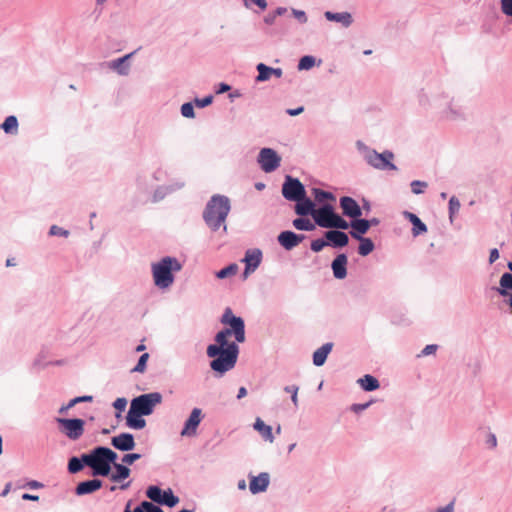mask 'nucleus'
<instances>
[{"instance_id": "nucleus-25", "label": "nucleus", "mask_w": 512, "mask_h": 512, "mask_svg": "<svg viewBox=\"0 0 512 512\" xmlns=\"http://www.w3.org/2000/svg\"><path fill=\"white\" fill-rule=\"evenodd\" d=\"M103 485L102 480L98 478L85 480L79 482L75 488V494L77 496L88 495L99 490Z\"/></svg>"}, {"instance_id": "nucleus-8", "label": "nucleus", "mask_w": 512, "mask_h": 512, "mask_svg": "<svg viewBox=\"0 0 512 512\" xmlns=\"http://www.w3.org/2000/svg\"><path fill=\"white\" fill-rule=\"evenodd\" d=\"M442 107L438 109L441 116L446 120H461L465 118V112L461 105L457 104L447 93L441 92Z\"/></svg>"}, {"instance_id": "nucleus-53", "label": "nucleus", "mask_w": 512, "mask_h": 512, "mask_svg": "<svg viewBox=\"0 0 512 512\" xmlns=\"http://www.w3.org/2000/svg\"><path fill=\"white\" fill-rule=\"evenodd\" d=\"M298 390L299 387L296 385H289L284 387V391L286 393H290L292 403L294 404L295 407H298Z\"/></svg>"}, {"instance_id": "nucleus-16", "label": "nucleus", "mask_w": 512, "mask_h": 512, "mask_svg": "<svg viewBox=\"0 0 512 512\" xmlns=\"http://www.w3.org/2000/svg\"><path fill=\"white\" fill-rule=\"evenodd\" d=\"M305 238L306 236L303 234H297L291 230H285L278 235L277 240L285 250L290 251L298 246Z\"/></svg>"}, {"instance_id": "nucleus-37", "label": "nucleus", "mask_w": 512, "mask_h": 512, "mask_svg": "<svg viewBox=\"0 0 512 512\" xmlns=\"http://www.w3.org/2000/svg\"><path fill=\"white\" fill-rule=\"evenodd\" d=\"M254 429L258 431L261 436L266 440L272 443L274 441V436L272 433L271 426L264 423V421L261 420V418H257L254 425Z\"/></svg>"}, {"instance_id": "nucleus-2", "label": "nucleus", "mask_w": 512, "mask_h": 512, "mask_svg": "<svg viewBox=\"0 0 512 512\" xmlns=\"http://www.w3.org/2000/svg\"><path fill=\"white\" fill-rule=\"evenodd\" d=\"M231 209L227 196L215 194L207 202L203 211V219L206 225L214 232L224 224Z\"/></svg>"}, {"instance_id": "nucleus-19", "label": "nucleus", "mask_w": 512, "mask_h": 512, "mask_svg": "<svg viewBox=\"0 0 512 512\" xmlns=\"http://www.w3.org/2000/svg\"><path fill=\"white\" fill-rule=\"evenodd\" d=\"M340 207L342 209L343 215L351 218V220L355 218H359L362 216V209L359 204L350 196H343L340 198Z\"/></svg>"}, {"instance_id": "nucleus-21", "label": "nucleus", "mask_w": 512, "mask_h": 512, "mask_svg": "<svg viewBox=\"0 0 512 512\" xmlns=\"http://www.w3.org/2000/svg\"><path fill=\"white\" fill-rule=\"evenodd\" d=\"M256 70L258 75L255 78V82H266L271 79L272 76L276 78H281L283 75V71L281 68H273L264 63H258L256 65Z\"/></svg>"}, {"instance_id": "nucleus-47", "label": "nucleus", "mask_w": 512, "mask_h": 512, "mask_svg": "<svg viewBox=\"0 0 512 512\" xmlns=\"http://www.w3.org/2000/svg\"><path fill=\"white\" fill-rule=\"evenodd\" d=\"M461 207L460 201L456 196H452L449 199V206H448V213H449V220L452 223L454 220L455 215L459 212V209Z\"/></svg>"}, {"instance_id": "nucleus-1", "label": "nucleus", "mask_w": 512, "mask_h": 512, "mask_svg": "<svg viewBox=\"0 0 512 512\" xmlns=\"http://www.w3.org/2000/svg\"><path fill=\"white\" fill-rule=\"evenodd\" d=\"M235 338V332H232L228 326L218 331L214 337L215 343L209 344L206 354L212 360L210 368L219 376H223L232 370L238 360L240 348L238 342L229 341V337Z\"/></svg>"}, {"instance_id": "nucleus-55", "label": "nucleus", "mask_w": 512, "mask_h": 512, "mask_svg": "<svg viewBox=\"0 0 512 512\" xmlns=\"http://www.w3.org/2000/svg\"><path fill=\"white\" fill-rule=\"evenodd\" d=\"M49 235L67 238L70 235V232L58 225H52L49 229Z\"/></svg>"}, {"instance_id": "nucleus-26", "label": "nucleus", "mask_w": 512, "mask_h": 512, "mask_svg": "<svg viewBox=\"0 0 512 512\" xmlns=\"http://www.w3.org/2000/svg\"><path fill=\"white\" fill-rule=\"evenodd\" d=\"M137 52V50L117 58L109 62V68L116 71L121 76H126L130 71V64L128 60Z\"/></svg>"}, {"instance_id": "nucleus-52", "label": "nucleus", "mask_w": 512, "mask_h": 512, "mask_svg": "<svg viewBox=\"0 0 512 512\" xmlns=\"http://www.w3.org/2000/svg\"><path fill=\"white\" fill-rule=\"evenodd\" d=\"M180 111L181 115L185 118L192 119L195 117L194 104L192 102L182 104Z\"/></svg>"}, {"instance_id": "nucleus-46", "label": "nucleus", "mask_w": 512, "mask_h": 512, "mask_svg": "<svg viewBox=\"0 0 512 512\" xmlns=\"http://www.w3.org/2000/svg\"><path fill=\"white\" fill-rule=\"evenodd\" d=\"M316 63V58L312 55H305L303 57L300 58L299 62H298V70L302 71V70H310L311 68L314 67Z\"/></svg>"}, {"instance_id": "nucleus-41", "label": "nucleus", "mask_w": 512, "mask_h": 512, "mask_svg": "<svg viewBox=\"0 0 512 512\" xmlns=\"http://www.w3.org/2000/svg\"><path fill=\"white\" fill-rule=\"evenodd\" d=\"M92 400H93V397L91 395L75 397V398L71 399L66 405L61 406L58 412L60 414H65L69 409H71L74 406H77L78 403L91 402Z\"/></svg>"}, {"instance_id": "nucleus-64", "label": "nucleus", "mask_w": 512, "mask_h": 512, "mask_svg": "<svg viewBox=\"0 0 512 512\" xmlns=\"http://www.w3.org/2000/svg\"><path fill=\"white\" fill-rule=\"evenodd\" d=\"M486 444L489 448H495L497 446V437L494 433H489L487 435Z\"/></svg>"}, {"instance_id": "nucleus-61", "label": "nucleus", "mask_w": 512, "mask_h": 512, "mask_svg": "<svg viewBox=\"0 0 512 512\" xmlns=\"http://www.w3.org/2000/svg\"><path fill=\"white\" fill-rule=\"evenodd\" d=\"M372 401L366 402V403H355L351 406V411L354 413H360L364 410H366L370 405Z\"/></svg>"}, {"instance_id": "nucleus-13", "label": "nucleus", "mask_w": 512, "mask_h": 512, "mask_svg": "<svg viewBox=\"0 0 512 512\" xmlns=\"http://www.w3.org/2000/svg\"><path fill=\"white\" fill-rule=\"evenodd\" d=\"M263 259V253L259 248H250L245 251L242 262L245 264L243 277L247 278L254 273L260 266Z\"/></svg>"}, {"instance_id": "nucleus-42", "label": "nucleus", "mask_w": 512, "mask_h": 512, "mask_svg": "<svg viewBox=\"0 0 512 512\" xmlns=\"http://www.w3.org/2000/svg\"><path fill=\"white\" fill-rule=\"evenodd\" d=\"M163 490L157 485H151L146 490V496L152 501L160 505L163 497Z\"/></svg>"}, {"instance_id": "nucleus-20", "label": "nucleus", "mask_w": 512, "mask_h": 512, "mask_svg": "<svg viewBox=\"0 0 512 512\" xmlns=\"http://www.w3.org/2000/svg\"><path fill=\"white\" fill-rule=\"evenodd\" d=\"M418 103L424 109H435L438 111L442 107L441 92L430 96L424 89L418 93Z\"/></svg>"}, {"instance_id": "nucleus-57", "label": "nucleus", "mask_w": 512, "mask_h": 512, "mask_svg": "<svg viewBox=\"0 0 512 512\" xmlns=\"http://www.w3.org/2000/svg\"><path fill=\"white\" fill-rule=\"evenodd\" d=\"M141 458V454L139 453H128L122 457V463L125 465H132L135 461Z\"/></svg>"}, {"instance_id": "nucleus-10", "label": "nucleus", "mask_w": 512, "mask_h": 512, "mask_svg": "<svg viewBox=\"0 0 512 512\" xmlns=\"http://www.w3.org/2000/svg\"><path fill=\"white\" fill-rule=\"evenodd\" d=\"M257 162L265 173H271L280 167L281 157L274 149L265 147L259 151Z\"/></svg>"}, {"instance_id": "nucleus-22", "label": "nucleus", "mask_w": 512, "mask_h": 512, "mask_svg": "<svg viewBox=\"0 0 512 512\" xmlns=\"http://www.w3.org/2000/svg\"><path fill=\"white\" fill-rule=\"evenodd\" d=\"M294 202H296L294 210L298 216L306 217L310 215L313 217L316 205L314 201L307 197L306 193L304 197H300L299 200H295Z\"/></svg>"}, {"instance_id": "nucleus-59", "label": "nucleus", "mask_w": 512, "mask_h": 512, "mask_svg": "<svg viewBox=\"0 0 512 512\" xmlns=\"http://www.w3.org/2000/svg\"><path fill=\"white\" fill-rule=\"evenodd\" d=\"M245 7L250 8L251 4L257 5L261 10H265L267 7L266 0H243Z\"/></svg>"}, {"instance_id": "nucleus-15", "label": "nucleus", "mask_w": 512, "mask_h": 512, "mask_svg": "<svg viewBox=\"0 0 512 512\" xmlns=\"http://www.w3.org/2000/svg\"><path fill=\"white\" fill-rule=\"evenodd\" d=\"M185 186V181L181 179H175L171 181L169 184L158 186L152 195V201L157 203L163 200L167 195H170Z\"/></svg>"}, {"instance_id": "nucleus-6", "label": "nucleus", "mask_w": 512, "mask_h": 512, "mask_svg": "<svg viewBox=\"0 0 512 512\" xmlns=\"http://www.w3.org/2000/svg\"><path fill=\"white\" fill-rule=\"evenodd\" d=\"M394 159V153L390 150H384L382 153H378L375 149L368 151V155L365 156V161L368 165L374 169L380 171L397 170V166L392 162Z\"/></svg>"}, {"instance_id": "nucleus-45", "label": "nucleus", "mask_w": 512, "mask_h": 512, "mask_svg": "<svg viewBox=\"0 0 512 512\" xmlns=\"http://www.w3.org/2000/svg\"><path fill=\"white\" fill-rule=\"evenodd\" d=\"M238 271V265L236 263H231L228 266L220 269L216 272V277L218 279H225L227 277L234 276Z\"/></svg>"}, {"instance_id": "nucleus-31", "label": "nucleus", "mask_w": 512, "mask_h": 512, "mask_svg": "<svg viewBox=\"0 0 512 512\" xmlns=\"http://www.w3.org/2000/svg\"><path fill=\"white\" fill-rule=\"evenodd\" d=\"M112 467L115 470L109 475L112 482H122L130 476L131 470L127 465L114 461Z\"/></svg>"}, {"instance_id": "nucleus-14", "label": "nucleus", "mask_w": 512, "mask_h": 512, "mask_svg": "<svg viewBox=\"0 0 512 512\" xmlns=\"http://www.w3.org/2000/svg\"><path fill=\"white\" fill-rule=\"evenodd\" d=\"M336 213L332 204H322L316 208L313 219L319 227L330 229Z\"/></svg>"}, {"instance_id": "nucleus-7", "label": "nucleus", "mask_w": 512, "mask_h": 512, "mask_svg": "<svg viewBox=\"0 0 512 512\" xmlns=\"http://www.w3.org/2000/svg\"><path fill=\"white\" fill-rule=\"evenodd\" d=\"M220 322L223 325L228 326L232 332H235L236 342L243 343L245 341L246 335L244 319L240 316L234 315L230 307H227L224 310Z\"/></svg>"}, {"instance_id": "nucleus-62", "label": "nucleus", "mask_w": 512, "mask_h": 512, "mask_svg": "<svg viewBox=\"0 0 512 512\" xmlns=\"http://www.w3.org/2000/svg\"><path fill=\"white\" fill-rule=\"evenodd\" d=\"M438 349V345L436 344H429V345H426L419 356H428V355H432L434 354Z\"/></svg>"}, {"instance_id": "nucleus-18", "label": "nucleus", "mask_w": 512, "mask_h": 512, "mask_svg": "<svg viewBox=\"0 0 512 512\" xmlns=\"http://www.w3.org/2000/svg\"><path fill=\"white\" fill-rule=\"evenodd\" d=\"M323 236L327 240V245L335 249L343 248L349 243L348 234L341 230L329 229Z\"/></svg>"}, {"instance_id": "nucleus-48", "label": "nucleus", "mask_w": 512, "mask_h": 512, "mask_svg": "<svg viewBox=\"0 0 512 512\" xmlns=\"http://www.w3.org/2000/svg\"><path fill=\"white\" fill-rule=\"evenodd\" d=\"M350 227V222L346 221L342 216L336 213L334 220L330 226L332 230H346Z\"/></svg>"}, {"instance_id": "nucleus-23", "label": "nucleus", "mask_w": 512, "mask_h": 512, "mask_svg": "<svg viewBox=\"0 0 512 512\" xmlns=\"http://www.w3.org/2000/svg\"><path fill=\"white\" fill-rule=\"evenodd\" d=\"M348 257L345 253L338 254L331 263L334 278L342 280L347 276Z\"/></svg>"}, {"instance_id": "nucleus-17", "label": "nucleus", "mask_w": 512, "mask_h": 512, "mask_svg": "<svg viewBox=\"0 0 512 512\" xmlns=\"http://www.w3.org/2000/svg\"><path fill=\"white\" fill-rule=\"evenodd\" d=\"M111 445L119 451L128 452L135 448V438L133 434L128 432L120 433L111 438Z\"/></svg>"}, {"instance_id": "nucleus-40", "label": "nucleus", "mask_w": 512, "mask_h": 512, "mask_svg": "<svg viewBox=\"0 0 512 512\" xmlns=\"http://www.w3.org/2000/svg\"><path fill=\"white\" fill-rule=\"evenodd\" d=\"M292 224L295 229L299 231H312L315 229V222L312 223L309 219L305 217H298L292 221Z\"/></svg>"}, {"instance_id": "nucleus-63", "label": "nucleus", "mask_w": 512, "mask_h": 512, "mask_svg": "<svg viewBox=\"0 0 512 512\" xmlns=\"http://www.w3.org/2000/svg\"><path fill=\"white\" fill-rule=\"evenodd\" d=\"M356 147L358 151L363 155V158L365 159V156L368 155V151H372L373 149L368 147L364 142L361 140H358L356 142Z\"/></svg>"}, {"instance_id": "nucleus-9", "label": "nucleus", "mask_w": 512, "mask_h": 512, "mask_svg": "<svg viewBox=\"0 0 512 512\" xmlns=\"http://www.w3.org/2000/svg\"><path fill=\"white\" fill-rule=\"evenodd\" d=\"M62 432L70 439L77 440L84 433L85 421L80 418H56Z\"/></svg>"}, {"instance_id": "nucleus-24", "label": "nucleus", "mask_w": 512, "mask_h": 512, "mask_svg": "<svg viewBox=\"0 0 512 512\" xmlns=\"http://www.w3.org/2000/svg\"><path fill=\"white\" fill-rule=\"evenodd\" d=\"M270 483V476L267 472H261L258 476H252L249 489L252 494L265 492Z\"/></svg>"}, {"instance_id": "nucleus-43", "label": "nucleus", "mask_w": 512, "mask_h": 512, "mask_svg": "<svg viewBox=\"0 0 512 512\" xmlns=\"http://www.w3.org/2000/svg\"><path fill=\"white\" fill-rule=\"evenodd\" d=\"M134 512H164V511L160 506H158L150 501L144 500L134 508Z\"/></svg>"}, {"instance_id": "nucleus-34", "label": "nucleus", "mask_w": 512, "mask_h": 512, "mask_svg": "<svg viewBox=\"0 0 512 512\" xmlns=\"http://www.w3.org/2000/svg\"><path fill=\"white\" fill-rule=\"evenodd\" d=\"M87 457L88 453H84L80 457H71L68 461V472L71 474H76L82 471L85 466H88V461H86Z\"/></svg>"}, {"instance_id": "nucleus-33", "label": "nucleus", "mask_w": 512, "mask_h": 512, "mask_svg": "<svg viewBox=\"0 0 512 512\" xmlns=\"http://www.w3.org/2000/svg\"><path fill=\"white\" fill-rule=\"evenodd\" d=\"M499 295L507 297L512 294V274L505 272L499 280V287L495 288Z\"/></svg>"}, {"instance_id": "nucleus-3", "label": "nucleus", "mask_w": 512, "mask_h": 512, "mask_svg": "<svg viewBox=\"0 0 512 512\" xmlns=\"http://www.w3.org/2000/svg\"><path fill=\"white\" fill-rule=\"evenodd\" d=\"M182 267L181 262L172 256H165L158 262L152 263L151 270L155 286L163 290L169 288L174 283V273L179 272Z\"/></svg>"}, {"instance_id": "nucleus-11", "label": "nucleus", "mask_w": 512, "mask_h": 512, "mask_svg": "<svg viewBox=\"0 0 512 512\" xmlns=\"http://www.w3.org/2000/svg\"><path fill=\"white\" fill-rule=\"evenodd\" d=\"M305 193V186L298 178H294L290 175L285 177V180L282 184V195L286 200H299L300 197H304Z\"/></svg>"}, {"instance_id": "nucleus-38", "label": "nucleus", "mask_w": 512, "mask_h": 512, "mask_svg": "<svg viewBox=\"0 0 512 512\" xmlns=\"http://www.w3.org/2000/svg\"><path fill=\"white\" fill-rule=\"evenodd\" d=\"M312 194L314 196L315 202L322 204H327L328 200L335 201L336 197L333 193L329 191L322 190L320 188H312Z\"/></svg>"}, {"instance_id": "nucleus-56", "label": "nucleus", "mask_w": 512, "mask_h": 512, "mask_svg": "<svg viewBox=\"0 0 512 512\" xmlns=\"http://www.w3.org/2000/svg\"><path fill=\"white\" fill-rule=\"evenodd\" d=\"M213 102V95H207L203 98H195L194 103L198 108H205L212 104Z\"/></svg>"}, {"instance_id": "nucleus-51", "label": "nucleus", "mask_w": 512, "mask_h": 512, "mask_svg": "<svg viewBox=\"0 0 512 512\" xmlns=\"http://www.w3.org/2000/svg\"><path fill=\"white\" fill-rule=\"evenodd\" d=\"M427 186V182L421 180H413L410 183L411 191L416 195L424 193V190L427 188Z\"/></svg>"}, {"instance_id": "nucleus-35", "label": "nucleus", "mask_w": 512, "mask_h": 512, "mask_svg": "<svg viewBox=\"0 0 512 512\" xmlns=\"http://www.w3.org/2000/svg\"><path fill=\"white\" fill-rule=\"evenodd\" d=\"M360 387L366 392H372L380 387V383L376 377L366 374L357 380Z\"/></svg>"}, {"instance_id": "nucleus-49", "label": "nucleus", "mask_w": 512, "mask_h": 512, "mask_svg": "<svg viewBox=\"0 0 512 512\" xmlns=\"http://www.w3.org/2000/svg\"><path fill=\"white\" fill-rule=\"evenodd\" d=\"M127 403L128 401L125 397H119L112 403L113 408L116 410L115 417L117 419L121 418V413L126 409Z\"/></svg>"}, {"instance_id": "nucleus-50", "label": "nucleus", "mask_w": 512, "mask_h": 512, "mask_svg": "<svg viewBox=\"0 0 512 512\" xmlns=\"http://www.w3.org/2000/svg\"><path fill=\"white\" fill-rule=\"evenodd\" d=\"M148 359H149L148 353L142 354L139 357L137 364L131 370V372L143 373L146 370Z\"/></svg>"}, {"instance_id": "nucleus-12", "label": "nucleus", "mask_w": 512, "mask_h": 512, "mask_svg": "<svg viewBox=\"0 0 512 512\" xmlns=\"http://www.w3.org/2000/svg\"><path fill=\"white\" fill-rule=\"evenodd\" d=\"M204 418L202 409L193 408L188 418L185 420L183 428L180 432L182 437H195L197 435V429L201 421Z\"/></svg>"}, {"instance_id": "nucleus-60", "label": "nucleus", "mask_w": 512, "mask_h": 512, "mask_svg": "<svg viewBox=\"0 0 512 512\" xmlns=\"http://www.w3.org/2000/svg\"><path fill=\"white\" fill-rule=\"evenodd\" d=\"M501 10L506 16L512 17V0H501Z\"/></svg>"}, {"instance_id": "nucleus-4", "label": "nucleus", "mask_w": 512, "mask_h": 512, "mask_svg": "<svg viewBox=\"0 0 512 512\" xmlns=\"http://www.w3.org/2000/svg\"><path fill=\"white\" fill-rule=\"evenodd\" d=\"M118 454L106 446H96L88 452V467L92 470L94 477H108L111 473L114 461H117Z\"/></svg>"}, {"instance_id": "nucleus-58", "label": "nucleus", "mask_w": 512, "mask_h": 512, "mask_svg": "<svg viewBox=\"0 0 512 512\" xmlns=\"http://www.w3.org/2000/svg\"><path fill=\"white\" fill-rule=\"evenodd\" d=\"M292 15L301 23L304 24L308 21L305 11L298 9H291Z\"/></svg>"}, {"instance_id": "nucleus-36", "label": "nucleus", "mask_w": 512, "mask_h": 512, "mask_svg": "<svg viewBox=\"0 0 512 512\" xmlns=\"http://www.w3.org/2000/svg\"><path fill=\"white\" fill-rule=\"evenodd\" d=\"M19 122L15 115H10L5 118L0 128L4 133L9 135H16L18 133Z\"/></svg>"}, {"instance_id": "nucleus-39", "label": "nucleus", "mask_w": 512, "mask_h": 512, "mask_svg": "<svg viewBox=\"0 0 512 512\" xmlns=\"http://www.w3.org/2000/svg\"><path fill=\"white\" fill-rule=\"evenodd\" d=\"M356 240L359 241L358 254L363 257L369 255L375 249L373 241L368 237H362Z\"/></svg>"}, {"instance_id": "nucleus-30", "label": "nucleus", "mask_w": 512, "mask_h": 512, "mask_svg": "<svg viewBox=\"0 0 512 512\" xmlns=\"http://www.w3.org/2000/svg\"><path fill=\"white\" fill-rule=\"evenodd\" d=\"M144 415H140L138 412L133 411L129 408L126 415V425L135 430H141L146 426V420L143 418Z\"/></svg>"}, {"instance_id": "nucleus-44", "label": "nucleus", "mask_w": 512, "mask_h": 512, "mask_svg": "<svg viewBox=\"0 0 512 512\" xmlns=\"http://www.w3.org/2000/svg\"><path fill=\"white\" fill-rule=\"evenodd\" d=\"M179 503L178 496H175L173 491L168 488L167 490H164L163 497L160 505H166L170 508L176 506Z\"/></svg>"}, {"instance_id": "nucleus-29", "label": "nucleus", "mask_w": 512, "mask_h": 512, "mask_svg": "<svg viewBox=\"0 0 512 512\" xmlns=\"http://www.w3.org/2000/svg\"><path fill=\"white\" fill-rule=\"evenodd\" d=\"M333 346L334 344L332 342H327L316 349L312 356L313 364L317 367L323 366L327 360L328 355L332 351Z\"/></svg>"}, {"instance_id": "nucleus-28", "label": "nucleus", "mask_w": 512, "mask_h": 512, "mask_svg": "<svg viewBox=\"0 0 512 512\" xmlns=\"http://www.w3.org/2000/svg\"><path fill=\"white\" fill-rule=\"evenodd\" d=\"M324 17L328 21L340 23L345 28L350 27L353 23L352 14L347 11H345V12L326 11L324 13Z\"/></svg>"}, {"instance_id": "nucleus-27", "label": "nucleus", "mask_w": 512, "mask_h": 512, "mask_svg": "<svg viewBox=\"0 0 512 512\" xmlns=\"http://www.w3.org/2000/svg\"><path fill=\"white\" fill-rule=\"evenodd\" d=\"M350 228L349 234L353 239H360L369 231L367 219L361 217L351 220Z\"/></svg>"}, {"instance_id": "nucleus-5", "label": "nucleus", "mask_w": 512, "mask_h": 512, "mask_svg": "<svg viewBox=\"0 0 512 512\" xmlns=\"http://www.w3.org/2000/svg\"><path fill=\"white\" fill-rule=\"evenodd\" d=\"M161 402V393H145L137 397H134L130 402L129 408L133 409V411L138 412L140 415L149 416L153 413L155 407Z\"/></svg>"}, {"instance_id": "nucleus-32", "label": "nucleus", "mask_w": 512, "mask_h": 512, "mask_svg": "<svg viewBox=\"0 0 512 512\" xmlns=\"http://www.w3.org/2000/svg\"><path fill=\"white\" fill-rule=\"evenodd\" d=\"M404 215L412 224V234L414 237L427 232L426 224L416 214L405 211Z\"/></svg>"}, {"instance_id": "nucleus-54", "label": "nucleus", "mask_w": 512, "mask_h": 512, "mask_svg": "<svg viewBox=\"0 0 512 512\" xmlns=\"http://www.w3.org/2000/svg\"><path fill=\"white\" fill-rule=\"evenodd\" d=\"M326 246H328L327 240L323 237V238H318V239L313 240L310 244V249L313 252L318 253V252L322 251L323 248Z\"/></svg>"}]
</instances>
